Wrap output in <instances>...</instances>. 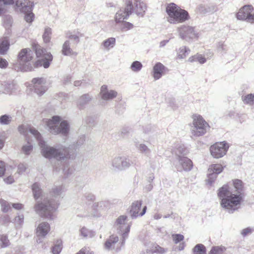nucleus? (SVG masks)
Wrapping results in <instances>:
<instances>
[{"label":"nucleus","instance_id":"f257e3e1","mask_svg":"<svg viewBox=\"0 0 254 254\" xmlns=\"http://www.w3.org/2000/svg\"><path fill=\"white\" fill-rule=\"evenodd\" d=\"M34 198L38 200L41 198V201L38 200L34 206L37 214L49 220H53L56 217L55 212L59 204L54 199L46 198L39 184L34 183L32 186Z\"/></svg>","mask_w":254,"mask_h":254},{"label":"nucleus","instance_id":"f03ea898","mask_svg":"<svg viewBox=\"0 0 254 254\" xmlns=\"http://www.w3.org/2000/svg\"><path fill=\"white\" fill-rule=\"evenodd\" d=\"M29 130L31 134L38 141L39 145L41 149V153L45 158L51 159L55 158L58 161L62 162H65L68 158V152L67 149L64 147L55 148L53 147L48 146L46 142L44 141L39 132L35 128H30Z\"/></svg>","mask_w":254,"mask_h":254},{"label":"nucleus","instance_id":"7ed1b4c3","mask_svg":"<svg viewBox=\"0 0 254 254\" xmlns=\"http://www.w3.org/2000/svg\"><path fill=\"white\" fill-rule=\"evenodd\" d=\"M218 196L221 199V206L229 213L240 208L242 196L241 194L233 193L228 185H224L219 189Z\"/></svg>","mask_w":254,"mask_h":254},{"label":"nucleus","instance_id":"20e7f679","mask_svg":"<svg viewBox=\"0 0 254 254\" xmlns=\"http://www.w3.org/2000/svg\"><path fill=\"white\" fill-rule=\"evenodd\" d=\"M43 122L52 134H61L64 136L68 135L70 130L69 124L67 121L63 120L61 117L54 116L52 119H44Z\"/></svg>","mask_w":254,"mask_h":254},{"label":"nucleus","instance_id":"39448f33","mask_svg":"<svg viewBox=\"0 0 254 254\" xmlns=\"http://www.w3.org/2000/svg\"><path fill=\"white\" fill-rule=\"evenodd\" d=\"M166 20L170 24L183 23L190 18L188 11L182 9L174 3L168 4L166 6Z\"/></svg>","mask_w":254,"mask_h":254},{"label":"nucleus","instance_id":"423d86ee","mask_svg":"<svg viewBox=\"0 0 254 254\" xmlns=\"http://www.w3.org/2000/svg\"><path fill=\"white\" fill-rule=\"evenodd\" d=\"M34 52L29 48L21 50L18 56L17 62L14 64V69L17 71H28L33 70V63L31 61L34 58Z\"/></svg>","mask_w":254,"mask_h":254},{"label":"nucleus","instance_id":"0eeeda50","mask_svg":"<svg viewBox=\"0 0 254 254\" xmlns=\"http://www.w3.org/2000/svg\"><path fill=\"white\" fill-rule=\"evenodd\" d=\"M192 126L191 132L194 136H200L204 135L209 127L208 124L200 115L195 114L192 116Z\"/></svg>","mask_w":254,"mask_h":254},{"label":"nucleus","instance_id":"6e6552de","mask_svg":"<svg viewBox=\"0 0 254 254\" xmlns=\"http://www.w3.org/2000/svg\"><path fill=\"white\" fill-rule=\"evenodd\" d=\"M130 225V223L127 221V217L125 215L120 216L116 221L115 226L117 229L118 233L122 235L123 239L122 244L127 237Z\"/></svg>","mask_w":254,"mask_h":254},{"label":"nucleus","instance_id":"1a4fd4ad","mask_svg":"<svg viewBox=\"0 0 254 254\" xmlns=\"http://www.w3.org/2000/svg\"><path fill=\"white\" fill-rule=\"evenodd\" d=\"M178 31L181 38L186 41L197 39L199 36V33L194 27L183 25L178 27Z\"/></svg>","mask_w":254,"mask_h":254},{"label":"nucleus","instance_id":"9d476101","mask_svg":"<svg viewBox=\"0 0 254 254\" xmlns=\"http://www.w3.org/2000/svg\"><path fill=\"white\" fill-rule=\"evenodd\" d=\"M229 147V145L226 141L216 142L210 146V154L214 158H220L226 154Z\"/></svg>","mask_w":254,"mask_h":254},{"label":"nucleus","instance_id":"9b49d317","mask_svg":"<svg viewBox=\"0 0 254 254\" xmlns=\"http://www.w3.org/2000/svg\"><path fill=\"white\" fill-rule=\"evenodd\" d=\"M133 10L132 1L129 0L127 5L124 7L121 8L117 11L115 15V21L116 23H121L125 20L127 19L131 14Z\"/></svg>","mask_w":254,"mask_h":254},{"label":"nucleus","instance_id":"f8f14e48","mask_svg":"<svg viewBox=\"0 0 254 254\" xmlns=\"http://www.w3.org/2000/svg\"><path fill=\"white\" fill-rule=\"evenodd\" d=\"M30 128H33V127H29L28 125H22L18 127V131L21 133L23 134L27 140V142L23 145L22 147V152L25 155H29L33 150V145L30 142L29 140L28 139V132H30L29 130Z\"/></svg>","mask_w":254,"mask_h":254},{"label":"nucleus","instance_id":"ddd939ff","mask_svg":"<svg viewBox=\"0 0 254 254\" xmlns=\"http://www.w3.org/2000/svg\"><path fill=\"white\" fill-rule=\"evenodd\" d=\"M223 167L221 164H215L211 165L207 171V182L211 185L217 177L218 174L222 172Z\"/></svg>","mask_w":254,"mask_h":254},{"label":"nucleus","instance_id":"4468645a","mask_svg":"<svg viewBox=\"0 0 254 254\" xmlns=\"http://www.w3.org/2000/svg\"><path fill=\"white\" fill-rule=\"evenodd\" d=\"M178 162L175 164L177 171H189L192 167V162L190 159L186 157H179L177 158Z\"/></svg>","mask_w":254,"mask_h":254},{"label":"nucleus","instance_id":"2eb2a0df","mask_svg":"<svg viewBox=\"0 0 254 254\" xmlns=\"http://www.w3.org/2000/svg\"><path fill=\"white\" fill-rule=\"evenodd\" d=\"M141 205L142 201L140 200H135L132 203L130 209V214L132 218L142 216L145 213L147 209L146 206H144L142 211L140 212Z\"/></svg>","mask_w":254,"mask_h":254},{"label":"nucleus","instance_id":"dca6fc26","mask_svg":"<svg viewBox=\"0 0 254 254\" xmlns=\"http://www.w3.org/2000/svg\"><path fill=\"white\" fill-rule=\"evenodd\" d=\"M51 230V226L47 222L40 223L36 229V235L39 238H44L49 234ZM42 241L40 238L37 240V243H40Z\"/></svg>","mask_w":254,"mask_h":254},{"label":"nucleus","instance_id":"f3484780","mask_svg":"<svg viewBox=\"0 0 254 254\" xmlns=\"http://www.w3.org/2000/svg\"><path fill=\"white\" fill-rule=\"evenodd\" d=\"M34 84L35 92L38 95L41 96L44 94L47 89L45 86L46 79L44 78H35L32 80Z\"/></svg>","mask_w":254,"mask_h":254},{"label":"nucleus","instance_id":"a211bd4d","mask_svg":"<svg viewBox=\"0 0 254 254\" xmlns=\"http://www.w3.org/2000/svg\"><path fill=\"white\" fill-rule=\"evenodd\" d=\"M53 60V56L51 53H46L43 55L42 58L38 59L33 63V69L35 68L44 67L45 68H48L51 62Z\"/></svg>","mask_w":254,"mask_h":254},{"label":"nucleus","instance_id":"6ab92c4d","mask_svg":"<svg viewBox=\"0 0 254 254\" xmlns=\"http://www.w3.org/2000/svg\"><path fill=\"white\" fill-rule=\"evenodd\" d=\"M119 245L118 237L116 235H112L105 243L104 248L108 251L117 252L120 249Z\"/></svg>","mask_w":254,"mask_h":254},{"label":"nucleus","instance_id":"aec40b11","mask_svg":"<svg viewBox=\"0 0 254 254\" xmlns=\"http://www.w3.org/2000/svg\"><path fill=\"white\" fill-rule=\"evenodd\" d=\"M16 10L22 13L32 11L33 2L29 0H17L15 2Z\"/></svg>","mask_w":254,"mask_h":254},{"label":"nucleus","instance_id":"412c9836","mask_svg":"<svg viewBox=\"0 0 254 254\" xmlns=\"http://www.w3.org/2000/svg\"><path fill=\"white\" fill-rule=\"evenodd\" d=\"M254 11V7L251 5H246L241 8L237 14V18L239 20L248 22V18L250 17Z\"/></svg>","mask_w":254,"mask_h":254},{"label":"nucleus","instance_id":"4be33fe9","mask_svg":"<svg viewBox=\"0 0 254 254\" xmlns=\"http://www.w3.org/2000/svg\"><path fill=\"white\" fill-rule=\"evenodd\" d=\"M129 166L128 160L125 157H117L112 161V167L118 170H124Z\"/></svg>","mask_w":254,"mask_h":254},{"label":"nucleus","instance_id":"5701e85b","mask_svg":"<svg viewBox=\"0 0 254 254\" xmlns=\"http://www.w3.org/2000/svg\"><path fill=\"white\" fill-rule=\"evenodd\" d=\"M100 95L103 100H111L117 97L118 93L115 90H109L107 85H103L100 88Z\"/></svg>","mask_w":254,"mask_h":254},{"label":"nucleus","instance_id":"b1692460","mask_svg":"<svg viewBox=\"0 0 254 254\" xmlns=\"http://www.w3.org/2000/svg\"><path fill=\"white\" fill-rule=\"evenodd\" d=\"M165 66L161 63H156L153 68V77L155 80L160 79L165 70Z\"/></svg>","mask_w":254,"mask_h":254},{"label":"nucleus","instance_id":"393cba45","mask_svg":"<svg viewBox=\"0 0 254 254\" xmlns=\"http://www.w3.org/2000/svg\"><path fill=\"white\" fill-rule=\"evenodd\" d=\"M70 42L69 40H66L63 45L62 53V54L66 56H76L77 53L74 52L72 49L70 48Z\"/></svg>","mask_w":254,"mask_h":254},{"label":"nucleus","instance_id":"a878e982","mask_svg":"<svg viewBox=\"0 0 254 254\" xmlns=\"http://www.w3.org/2000/svg\"><path fill=\"white\" fill-rule=\"evenodd\" d=\"M65 36L77 44L80 41V38L82 37V34L78 30L69 31L66 33Z\"/></svg>","mask_w":254,"mask_h":254},{"label":"nucleus","instance_id":"bb28decb","mask_svg":"<svg viewBox=\"0 0 254 254\" xmlns=\"http://www.w3.org/2000/svg\"><path fill=\"white\" fill-rule=\"evenodd\" d=\"M242 100L243 103L249 106L254 105V93H250L243 95L242 96Z\"/></svg>","mask_w":254,"mask_h":254},{"label":"nucleus","instance_id":"cd10ccee","mask_svg":"<svg viewBox=\"0 0 254 254\" xmlns=\"http://www.w3.org/2000/svg\"><path fill=\"white\" fill-rule=\"evenodd\" d=\"M79 232L80 236L84 238L93 237L95 235V233L93 231L89 230L84 226L79 229Z\"/></svg>","mask_w":254,"mask_h":254},{"label":"nucleus","instance_id":"c85d7f7f","mask_svg":"<svg viewBox=\"0 0 254 254\" xmlns=\"http://www.w3.org/2000/svg\"><path fill=\"white\" fill-rule=\"evenodd\" d=\"M146 9V6L145 3L136 0L135 10L138 15L142 16Z\"/></svg>","mask_w":254,"mask_h":254},{"label":"nucleus","instance_id":"c756f323","mask_svg":"<svg viewBox=\"0 0 254 254\" xmlns=\"http://www.w3.org/2000/svg\"><path fill=\"white\" fill-rule=\"evenodd\" d=\"M174 152L178 156V158H179V157H185L184 156L187 155L189 153L188 150L184 145H179L174 149Z\"/></svg>","mask_w":254,"mask_h":254},{"label":"nucleus","instance_id":"7c9ffc66","mask_svg":"<svg viewBox=\"0 0 254 254\" xmlns=\"http://www.w3.org/2000/svg\"><path fill=\"white\" fill-rule=\"evenodd\" d=\"M63 249V241L61 239L56 240L54 244L52 251L53 254H60Z\"/></svg>","mask_w":254,"mask_h":254},{"label":"nucleus","instance_id":"2f4dec72","mask_svg":"<svg viewBox=\"0 0 254 254\" xmlns=\"http://www.w3.org/2000/svg\"><path fill=\"white\" fill-rule=\"evenodd\" d=\"M91 99L92 98L89 94H84L78 100L77 105L80 108L83 107L85 105L89 103Z\"/></svg>","mask_w":254,"mask_h":254},{"label":"nucleus","instance_id":"473e14b6","mask_svg":"<svg viewBox=\"0 0 254 254\" xmlns=\"http://www.w3.org/2000/svg\"><path fill=\"white\" fill-rule=\"evenodd\" d=\"M115 42L114 38H109L103 42L102 45L105 50L109 51L114 46Z\"/></svg>","mask_w":254,"mask_h":254},{"label":"nucleus","instance_id":"72a5a7b5","mask_svg":"<svg viewBox=\"0 0 254 254\" xmlns=\"http://www.w3.org/2000/svg\"><path fill=\"white\" fill-rule=\"evenodd\" d=\"M190 52V50L189 48L185 46H183L181 47L178 51V58L180 59H185L189 55Z\"/></svg>","mask_w":254,"mask_h":254},{"label":"nucleus","instance_id":"f704fd0d","mask_svg":"<svg viewBox=\"0 0 254 254\" xmlns=\"http://www.w3.org/2000/svg\"><path fill=\"white\" fill-rule=\"evenodd\" d=\"M205 247L201 244H197L192 249V254H206Z\"/></svg>","mask_w":254,"mask_h":254},{"label":"nucleus","instance_id":"c9c22d12","mask_svg":"<svg viewBox=\"0 0 254 254\" xmlns=\"http://www.w3.org/2000/svg\"><path fill=\"white\" fill-rule=\"evenodd\" d=\"M9 42L6 38H4L0 44V54H4L8 50Z\"/></svg>","mask_w":254,"mask_h":254},{"label":"nucleus","instance_id":"e433bc0d","mask_svg":"<svg viewBox=\"0 0 254 254\" xmlns=\"http://www.w3.org/2000/svg\"><path fill=\"white\" fill-rule=\"evenodd\" d=\"M52 31L50 27H45L43 34V41L45 43H48L50 42L51 39Z\"/></svg>","mask_w":254,"mask_h":254},{"label":"nucleus","instance_id":"4c0bfd02","mask_svg":"<svg viewBox=\"0 0 254 254\" xmlns=\"http://www.w3.org/2000/svg\"><path fill=\"white\" fill-rule=\"evenodd\" d=\"M24 215L23 214H18L13 220L16 228H20L22 226L24 222Z\"/></svg>","mask_w":254,"mask_h":254},{"label":"nucleus","instance_id":"58836bf2","mask_svg":"<svg viewBox=\"0 0 254 254\" xmlns=\"http://www.w3.org/2000/svg\"><path fill=\"white\" fill-rule=\"evenodd\" d=\"M34 51H35V53L37 56V57L39 59L42 58V57L43 56V55L46 53H49L48 52H47L45 50H44L40 46L38 45H35L33 48V50Z\"/></svg>","mask_w":254,"mask_h":254},{"label":"nucleus","instance_id":"ea45409f","mask_svg":"<svg viewBox=\"0 0 254 254\" xmlns=\"http://www.w3.org/2000/svg\"><path fill=\"white\" fill-rule=\"evenodd\" d=\"M226 250V248L223 246L213 247L210 252V254H223Z\"/></svg>","mask_w":254,"mask_h":254},{"label":"nucleus","instance_id":"a19ab883","mask_svg":"<svg viewBox=\"0 0 254 254\" xmlns=\"http://www.w3.org/2000/svg\"><path fill=\"white\" fill-rule=\"evenodd\" d=\"M188 61L190 62L198 61L200 64H203L206 62L205 57L200 54H196L193 56L189 58Z\"/></svg>","mask_w":254,"mask_h":254},{"label":"nucleus","instance_id":"79ce46f5","mask_svg":"<svg viewBox=\"0 0 254 254\" xmlns=\"http://www.w3.org/2000/svg\"><path fill=\"white\" fill-rule=\"evenodd\" d=\"M142 64L139 61L133 62L130 66V70L134 72H138L142 68Z\"/></svg>","mask_w":254,"mask_h":254},{"label":"nucleus","instance_id":"37998d69","mask_svg":"<svg viewBox=\"0 0 254 254\" xmlns=\"http://www.w3.org/2000/svg\"><path fill=\"white\" fill-rule=\"evenodd\" d=\"M12 24V19L10 15H6L3 19V25L5 28L8 30Z\"/></svg>","mask_w":254,"mask_h":254},{"label":"nucleus","instance_id":"c03bdc74","mask_svg":"<svg viewBox=\"0 0 254 254\" xmlns=\"http://www.w3.org/2000/svg\"><path fill=\"white\" fill-rule=\"evenodd\" d=\"M0 204L1 210L3 212H8L11 208V203H9L3 199L0 200Z\"/></svg>","mask_w":254,"mask_h":254},{"label":"nucleus","instance_id":"a18cd8bd","mask_svg":"<svg viewBox=\"0 0 254 254\" xmlns=\"http://www.w3.org/2000/svg\"><path fill=\"white\" fill-rule=\"evenodd\" d=\"M12 118L10 116L4 115L0 117V124L1 125H8L11 121Z\"/></svg>","mask_w":254,"mask_h":254},{"label":"nucleus","instance_id":"49530a36","mask_svg":"<svg viewBox=\"0 0 254 254\" xmlns=\"http://www.w3.org/2000/svg\"><path fill=\"white\" fill-rule=\"evenodd\" d=\"M136 147L141 153L147 154L150 152V149L145 144L140 143L138 146L136 145Z\"/></svg>","mask_w":254,"mask_h":254},{"label":"nucleus","instance_id":"de8ad7c7","mask_svg":"<svg viewBox=\"0 0 254 254\" xmlns=\"http://www.w3.org/2000/svg\"><path fill=\"white\" fill-rule=\"evenodd\" d=\"M172 238L175 244H177L184 240V237L181 234H173Z\"/></svg>","mask_w":254,"mask_h":254},{"label":"nucleus","instance_id":"09e8293b","mask_svg":"<svg viewBox=\"0 0 254 254\" xmlns=\"http://www.w3.org/2000/svg\"><path fill=\"white\" fill-rule=\"evenodd\" d=\"M122 26L121 29L123 31H127L132 29L133 27V25L131 23L126 22H122Z\"/></svg>","mask_w":254,"mask_h":254},{"label":"nucleus","instance_id":"8fccbe9b","mask_svg":"<svg viewBox=\"0 0 254 254\" xmlns=\"http://www.w3.org/2000/svg\"><path fill=\"white\" fill-rule=\"evenodd\" d=\"M24 13L25 14V20L28 23L32 22L33 20L34 16V15L32 12V11Z\"/></svg>","mask_w":254,"mask_h":254},{"label":"nucleus","instance_id":"3c124183","mask_svg":"<svg viewBox=\"0 0 254 254\" xmlns=\"http://www.w3.org/2000/svg\"><path fill=\"white\" fill-rule=\"evenodd\" d=\"M197 11L200 13L204 14L208 12L207 8L204 4H200L196 8Z\"/></svg>","mask_w":254,"mask_h":254},{"label":"nucleus","instance_id":"603ef678","mask_svg":"<svg viewBox=\"0 0 254 254\" xmlns=\"http://www.w3.org/2000/svg\"><path fill=\"white\" fill-rule=\"evenodd\" d=\"M233 185L236 190L239 192L242 186V182L240 180H236L233 182Z\"/></svg>","mask_w":254,"mask_h":254},{"label":"nucleus","instance_id":"864d4df0","mask_svg":"<svg viewBox=\"0 0 254 254\" xmlns=\"http://www.w3.org/2000/svg\"><path fill=\"white\" fill-rule=\"evenodd\" d=\"M0 241L2 243V247L4 248L8 246L9 241L6 236L3 235L1 236L0 238Z\"/></svg>","mask_w":254,"mask_h":254},{"label":"nucleus","instance_id":"5fc2aeb1","mask_svg":"<svg viewBox=\"0 0 254 254\" xmlns=\"http://www.w3.org/2000/svg\"><path fill=\"white\" fill-rule=\"evenodd\" d=\"M27 168L26 165L23 163L19 164L18 166L17 172L22 174L25 172Z\"/></svg>","mask_w":254,"mask_h":254},{"label":"nucleus","instance_id":"6e6d98bb","mask_svg":"<svg viewBox=\"0 0 254 254\" xmlns=\"http://www.w3.org/2000/svg\"><path fill=\"white\" fill-rule=\"evenodd\" d=\"M77 254H93L89 248H82Z\"/></svg>","mask_w":254,"mask_h":254},{"label":"nucleus","instance_id":"4d7b16f0","mask_svg":"<svg viewBox=\"0 0 254 254\" xmlns=\"http://www.w3.org/2000/svg\"><path fill=\"white\" fill-rule=\"evenodd\" d=\"M217 50L219 52L227 51L226 45L223 42H219L217 45Z\"/></svg>","mask_w":254,"mask_h":254},{"label":"nucleus","instance_id":"13d9d810","mask_svg":"<svg viewBox=\"0 0 254 254\" xmlns=\"http://www.w3.org/2000/svg\"><path fill=\"white\" fill-rule=\"evenodd\" d=\"M63 190V188L62 186L56 187L53 189V192L55 195H58L61 194Z\"/></svg>","mask_w":254,"mask_h":254},{"label":"nucleus","instance_id":"bf43d9fd","mask_svg":"<svg viewBox=\"0 0 254 254\" xmlns=\"http://www.w3.org/2000/svg\"><path fill=\"white\" fill-rule=\"evenodd\" d=\"M157 245L156 244H152L149 247V248L150 251H148V254H153L154 253H156L157 251Z\"/></svg>","mask_w":254,"mask_h":254},{"label":"nucleus","instance_id":"052dcab7","mask_svg":"<svg viewBox=\"0 0 254 254\" xmlns=\"http://www.w3.org/2000/svg\"><path fill=\"white\" fill-rule=\"evenodd\" d=\"M253 231V230L252 228L248 227L243 229L241 232V234L244 236H246V235L251 234Z\"/></svg>","mask_w":254,"mask_h":254},{"label":"nucleus","instance_id":"680f3d73","mask_svg":"<svg viewBox=\"0 0 254 254\" xmlns=\"http://www.w3.org/2000/svg\"><path fill=\"white\" fill-rule=\"evenodd\" d=\"M11 206L16 210H21L23 208V205L19 203H12Z\"/></svg>","mask_w":254,"mask_h":254},{"label":"nucleus","instance_id":"e2e57ef3","mask_svg":"<svg viewBox=\"0 0 254 254\" xmlns=\"http://www.w3.org/2000/svg\"><path fill=\"white\" fill-rule=\"evenodd\" d=\"M5 171V163L2 161H0V177L3 176Z\"/></svg>","mask_w":254,"mask_h":254},{"label":"nucleus","instance_id":"0e129e2a","mask_svg":"<svg viewBox=\"0 0 254 254\" xmlns=\"http://www.w3.org/2000/svg\"><path fill=\"white\" fill-rule=\"evenodd\" d=\"M8 65V63L6 60L0 58V67L2 68H4L7 67Z\"/></svg>","mask_w":254,"mask_h":254},{"label":"nucleus","instance_id":"69168bd1","mask_svg":"<svg viewBox=\"0 0 254 254\" xmlns=\"http://www.w3.org/2000/svg\"><path fill=\"white\" fill-rule=\"evenodd\" d=\"M0 221L3 223L6 224L10 222V217L8 215H5L1 216L0 218Z\"/></svg>","mask_w":254,"mask_h":254},{"label":"nucleus","instance_id":"338daca9","mask_svg":"<svg viewBox=\"0 0 254 254\" xmlns=\"http://www.w3.org/2000/svg\"><path fill=\"white\" fill-rule=\"evenodd\" d=\"M153 130V127L150 125L147 126L143 128V132L145 133L148 134Z\"/></svg>","mask_w":254,"mask_h":254},{"label":"nucleus","instance_id":"774afa93","mask_svg":"<svg viewBox=\"0 0 254 254\" xmlns=\"http://www.w3.org/2000/svg\"><path fill=\"white\" fill-rule=\"evenodd\" d=\"M4 182L7 184H11L14 182V180L12 176H8L4 179Z\"/></svg>","mask_w":254,"mask_h":254}]
</instances>
